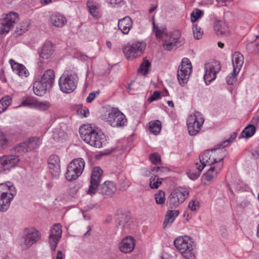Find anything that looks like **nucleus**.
I'll return each instance as SVG.
<instances>
[{"instance_id":"nucleus-63","label":"nucleus","mask_w":259,"mask_h":259,"mask_svg":"<svg viewBox=\"0 0 259 259\" xmlns=\"http://www.w3.org/2000/svg\"><path fill=\"white\" fill-rule=\"evenodd\" d=\"M0 79L4 82L6 81V79L4 76V70L3 69H2L0 71Z\"/></svg>"},{"instance_id":"nucleus-46","label":"nucleus","mask_w":259,"mask_h":259,"mask_svg":"<svg viewBox=\"0 0 259 259\" xmlns=\"http://www.w3.org/2000/svg\"><path fill=\"white\" fill-rule=\"evenodd\" d=\"M29 24L27 22H23L19 27L17 28L16 33L18 35H21L28 30Z\"/></svg>"},{"instance_id":"nucleus-16","label":"nucleus","mask_w":259,"mask_h":259,"mask_svg":"<svg viewBox=\"0 0 259 259\" xmlns=\"http://www.w3.org/2000/svg\"><path fill=\"white\" fill-rule=\"evenodd\" d=\"M20 161L18 155H6L0 157V169L9 170L16 166Z\"/></svg>"},{"instance_id":"nucleus-7","label":"nucleus","mask_w":259,"mask_h":259,"mask_svg":"<svg viewBox=\"0 0 259 259\" xmlns=\"http://www.w3.org/2000/svg\"><path fill=\"white\" fill-rule=\"evenodd\" d=\"M77 82L78 79L76 74H63L59 80V85L62 92L70 93L76 89Z\"/></svg>"},{"instance_id":"nucleus-40","label":"nucleus","mask_w":259,"mask_h":259,"mask_svg":"<svg viewBox=\"0 0 259 259\" xmlns=\"http://www.w3.org/2000/svg\"><path fill=\"white\" fill-rule=\"evenodd\" d=\"M255 132V127L252 124L246 126L241 133V136L243 138H249L252 137Z\"/></svg>"},{"instance_id":"nucleus-44","label":"nucleus","mask_w":259,"mask_h":259,"mask_svg":"<svg viewBox=\"0 0 259 259\" xmlns=\"http://www.w3.org/2000/svg\"><path fill=\"white\" fill-rule=\"evenodd\" d=\"M14 150L16 152L20 153H26L29 151L28 149H27V143L25 141L21 143L19 145L16 146Z\"/></svg>"},{"instance_id":"nucleus-51","label":"nucleus","mask_w":259,"mask_h":259,"mask_svg":"<svg viewBox=\"0 0 259 259\" xmlns=\"http://www.w3.org/2000/svg\"><path fill=\"white\" fill-rule=\"evenodd\" d=\"M188 207L191 210L196 211L199 208V203L197 200H192L189 202Z\"/></svg>"},{"instance_id":"nucleus-30","label":"nucleus","mask_w":259,"mask_h":259,"mask_svg":"<svg viewBox=\"0 0 259 259\" xmlns=\"http://www.w3.org/2000/svg\"><path fill=\"white\" fill-rule=\"evenodd\" d=\"M13 198V197L8 195H0V210L2 211H6L9 207L10 202Z\"/></svg>"},{"instance_id":"nucleus-39","label":"nucleus","mask_w":259,"mask_h":259,"mask_svg":"<svg viewBox=\"0 0 259 259\" xmlns=\"http://www.w3.org/2000/svg\"><path fill=\"white\" fill-rule=\"evenodd\" d=\"M150 65L151 64L150 62L146 59H144L143 62L138 69V73L142 75H146L148 72Z\"/></svg>"},{"instance_id":"nucleus-45","label":"nucleus","mask_w":259,"mask_h":259,"mask_svg":"<svg viewBox=\"0 0 259 259\" xmlns=\"http://www.w3.org/2000/svg\"><path fill=\"white\" fill-rule=\"evenodd\" d=\"M193 32L194 36L196 39H200L203 34V31L197 25H193Z\"/></svg>"},{"instance_id":"nucleus-2","label":"nucleus","mask_w":259,"mask_h":259,"mask_svg":"<svg viewBox=\"0 0 259 259\" xmlns=\"http://www.w3.org/2000/svg\"><path fill=\"white\" fill-rule=\"evenodd\" d=\"M153 31L158 39L163 41V47L165 50L170 51L176 48L179 44L181 34L179 31L168 33L166 28H159L153 22Z\"/></svg>"},{"instance_id":"nucleus-38","label":"nucleus","mask_w":259,"mask_h":259,"mask_svg":"<svg viewBox=\"0 0 259 259\" xmlns=\"http://www.w3.org/2000/svg\"><path fill=\"white\" fill-rule=\"evenodd\" d=\"M169 171L167 167L163 166L154 167L150 171L151 175L158 177L162 176L163 174H166Z\"/></svg>"},{"instance_id":"nucleus-15","label":"nucleus","mask_w":259,"mask_h":259,"mask_svg":"<svg viewBox=\"0 0 259 259\" xmlns=\"http://www.w3.org/2000/svg\"><path fill=\"white\" fill-rule=\"evenodd\" d=\"M62 226L60 224H56L51 229L49 237V244L52 250H55L59 241L62 236Z\"/></svg>"},{"instance_id":"nucleus-34","label":"nucleus","mask_w":259,"mask_h":259,"mask_svg":"<svg viewBox=\"0 0 259 259\" xmlns=\"http://www.w3.org/2000/svg\"><path fill=\"white\" fill-rule=\"evenodd\" d=\"M52 137L55 140L60 141L66 139L67 135L66 133L61 129V127H59L54 129Z\"/></svg>"},{"instance_id":"nucleus-13","label":"nucleus","mask_w":259,"mask_h":259,"mask_svg":"<svg viewBox=\"0 0 259 259\" xmlns=\"http://www.w3.org/2000/svg\"><path fill=\"white\" fill-rule=\"evenodd\" d=\"M102 174L103 171L100 167L97 166L93 168L91 176L90 185L87 191L88 194H94L97 192Z\"/></svg>"},{"instance_id":"nucleus-37","label":"nucleus","mask_w":259,"mask_h":259,"mask_svg":"<svg viewBox=\"0 0 259 259\" xmlns=\"http://www.w3.org/2000/svg\"><path fill=\"white\" fill-rule=\"evenodd\" d=\"M27 143V149L28 151H31L36 148L39 145V139L37 138L32 137L25 141Z\"/></svg>"},{"instance_id":"nucleus-12","label":"nucleus","mask_w":259,"mask_h":259,"mask_svg":"<svg viewBox=\"0 0 259 259\" xmlns=\"http://www.w3.org/2000/svg\"><path fill=\"white\" fill-rule=\"evenodd\" d=\"M18 20V14L13 12L7 14L4 18L0 19V34L9 32L14 24L16 23Z\"/></svg>"},{"instance_id":"nucleus-3","label":"nucleus","mask_w":259,"mask_h":259,"mask_svg":"<svg viewBox=\"0 0 259 259\" xmlns=\"http://www.w3.org/2000/svg\"><path fill=\"white\" fill-rule=\"evenodd\" d=\"M174 245L185 259H194L195 257V246L188 236H180L174 240Z\"/></svg>"},{"instance_id":"nucleus-27","label":"nucleus","mask_w":259,"mask_h":259,"mask_svg":"<svg viewBox=\"0 0 259 259\" xmlns=\"http://www.w3.org/2000/svg\"><path fill=\"white\" fill-rule=\"evenodd\" d=\"M54 48L53 44L48 41L42 47L41 51L39 52V56L44 59H48L53 54Z\"/></svg>"},{"instance_id":"nucleus-31","label":"nucleus","mask_w":259,"mask_h":259,"mask_svg":"<svg viewBox=\"0 0 259 259\" xmlns=\"http://www.w3.org/2000/svg\"><path fill=\"white\" fill-rule=\"evenodd\" d=\"M214 30L217 35L219 36H227L229 34V31L226 27L225 24L222 22L215 23L214 26Z\"/></svg>"},{"instance_id":"nucleus-1","label":"nucleus","mask_w":259,"mask_h":259,"mask_svg":"<svg viewBox=\"0 0 259 259\" xmlns=\"http://www.w3.org/2000/svg\"><path fill=\"white\" fill-rule=\"evenodd\" d=\"M81 139L91 146L100 148L106 145L107 139L102 132H98L92 127L84 125L79 128Z\"/></svg>"},{"instance_id":"nucleus-43","label":"nucleus","mask_w":259,"mask_h":259,"mask_svg":"<svg viewBox=\"0 0 259 259\" xmlns=\"http://www.w3.org/2000/svg\"><path fill=\"white\" fill-rule=\"evenodd\" d=\"M155 199L157 204H163L165 202V193L162 190H159L155 194Z\"/></svg>"},{"instance_id":"nucleus-50","label":"nucleus","mask_w":259,"mask_h":259,"mask_svg":"<svg viewBox=\"0 0 259 259\" xmlns=\"http://www.w3.org/2000/svg\"><path fill=\"white\" fill-rule=\"evenodd\" d=\"M150 160L154 164H157L160 162V156L157 153L151 154L149 157Z\"/></svg>"},{"instance_id":"nucleus-48","label":"nucleus","mask_w":259,"mask_h":259,"mask_svg":"<svg viewBox=\"0 0 259 259\" xmlns=\"http://www.w3.org/2000/svg\"><path fill=\"white\" fill-rule=\"evenodd\" d=\"M239 72H236L233 69V72L228 75L226 81L229 84H233L236 80V76Z\"/></svg>"},{"instance_id":"nucleus-22","label":"nucleus","mask_w":259,"mask_h":259,"mask_svg":"<svg viewBox=\"0 0 259 259\" xmlns=\"http://www.w3.org/2000/svg\"><path fill=\"white\" fill-rule=\"evenodd\" d=\"M9 62L13 71L19 76L26 77L29 75L28 71L23 64L16 62L13 59H10Z\"/></svg>"},{"instance_id":"nucleus-54","label":"nucleus","mask_w":259,"mask_h":259,"mask_svg":"<svg viewBox=\"0 0 259 259\" xmlns=\"http://www.w3.org/2000/svg\"><path fill=\"white\" fill-rule=\"evenodd\" d=\"M121 23H122V26L123 25L124 26H127L128 25H130V17L128 16H127L125 17L124 18L121 19H120L118 21V28L120 27Z\"/></svg>"},{"instance_id":"nucleus-62","label":"nucleus","mask_w":259,"mask_h":259,"mask_svg":"<svg viewBox=\"0 0 259 259\" xmlns=\"http://www.w3.org/2000/svg\"><path fill=\"white\" fill-rule=\"evenodd\" d=\"M252 122L257 126H259V114L252 118Z\"/></svg>"},{"instance_id":"nucleus-5","label":"nucleus","mask_w":259,"mask_h":259,"mask_svg":"<svg viewBox=\"0 0 259 259\" xmlns=\"http://www.w3.org/2000/svg\"><path fill=\"white\" fill-rule=\"evenodd\" d=\"M204 122V118L200 113L195 112L190 115L187 119V125L189 135L195 136L199 133Z\"/></svg>"},{"instance_id":"nucleus-52","label":"nucleus","mask_w":259,"mask_h":259,"mask_svg":"<svg viewBox=\"0 0 259 259\" xmlns=\"http://www.w3.org/2000/svg\"><path fill=\"white\" fill-rule=\"evenodd\" d=\"M34 107H37L41 110H46L50 107V104L47 102H40L36 101Z\"/></svg>"},{"instance_id":"nucleus-59","label":"nucleus","mask_w":259,"mask_h":259,"mask_svg":"<svg viewBox=\"0 0 259 259\" xmlns=\"http://www.w3.org/2000/svg\"><path fill=\"white\" fill-rule=\"evenodd\" d=\"M94 207V205L92 204H90L85 206L82 209H81V211L82 213H86L88 211H90Z\"/></svg>"},{"instance_id":"nucleus-4","label":"nucleus","mask_w":259,"mask_h":259,"mask_svg":"<svg viewBox=\"0 0 259 259\" xmlns=\"http://www.w3.org/2000/svg\"><path fill=\"white\" fill-rule=\"evenodd\" d=\"M85 162L82 158L73 159L70 162L65 173V177L69 181L76 180L82 173L84 168Z\"/></svg>"},{"instance_id":"nucleus-41","label":"nucleus","mask_w":259,"mask_h":259,"mask_svg":"<svg viewBox=\"0 0 259 259\" xmlns=\"http://www.w3.org/2000/svg\"><path fill=\"white\" fill-rule=\"evenodd\" d=\"M204 15V12L199 9H195L191 13V21L192 23L195 22L199 19L201 18Z\"/></svg>"},{"instance_id":"nucleus-21","label":"nucleus","mask_w":259,"mask_h":259,"mask_svg":"<svg viewBox=\"0 0 259 259\" xmlns=\"http://www.w3.org/2000/svg\"><path fill=\"white\" fill-rule=\"evenodd\" d=\"M115 184L111 181H105L100 187V193L103 195L111 196L116 191Z\"/></svg>"},{"instance_id":"nucleus-25","label":"nucleus","mask_w":259,"mask_h":259,"mask_svg":"<svg viewBox=\"0 0 259 259\" xmlns=\"http://www.w3.org/2000/svg\"><path fill=\"white\" fill-rule=\"evenodd\" d=\"M232 62L235 72H239L244 63L243 56L239 52H235L232 57Z\"/></svg>"},{"instance_id":"nucleus-26","label":"nucleus","mask_w":259,"mask_h":259,"mask_svg":"<svg viewBox=\"0 0 259 259\" xmlns=\"http://www.w3.org/2000/svg\"><path fill=\"white\" fill-rule=\"evenodd\" d=\"M16 194L15 188L11 183L0 184V195H6L13 198Z\"/></svg>"},{"instance_id":"nucleus-57","label":"nucleus","mask_w":259,"mask_h":259,"mask_svg":"<svg viewBox=\"0 0 259 259\" xmlns=\"http://www.w3.org/2000/svg\"><path fill=\"white\" fill-rule=\"evenodd\" d=\"M7 140L4 134L0 131V146H4L7 143Z\"/></svg>"},{"instance_id":"nucleus-47","label":"nucleus","mask_w":259,"mask_h":259,"mask_svg":"<svg viewBox=\"0 0 259 259\" xmlns=\"http://www.w3.org/2000/svg\"><path fill=\"white\" fill-rule=\"evenodd\" d=\"M35 102L31 98L29 97H24L22 99V105L23 106L29 107H34Z\"/></svg>"},{"instance_id":"nucleus-20","label":"nucleus","mask_w":259,"mask_h":259,"mask_svg":"<svg viewBox=\"0 0 259 259\" xmlns=\"http://www.w3.org/2000/svg\"><path fill=\"white\" fill-rule=\"evenodd\" d=\"M146 44L143 41H136L131 46V58H137L143 54L146 48Z\"/></svg>"},{"instance_id":"nucleus-28","label":"nucleus","mask_w":259,"mask_h":259,"mask_svg":"<svg viewBox=\"0 0 259 259\" xmlns=\"http://www.w3.org/2000/svg\"><path fill=\"white\" fill-rule=\"evenodd\" d=\"M179 215V211L178 210H168L163 222V228L165 229L169 227Z\"/></svg>"},{"instance_id":"nucleus-55","label":"nucleus","mask_w":259,"mask_h":259,"mask_svg":"<svg viewBox=\"0 0 259 259\" xmlns=\"http://www.w3.org/2000/svg\"><path fill=\"white\" fill-rule=\"evenodd\" d=\"M160 98V93L158 91H154L153 94L149 98L148 101L152 102L154 101L157 100Z\"/></svg>"},{"instance_id":"nucleus-19","label":"nucleus","mask_w":259,"mask_h":259,"mask_svg":"<svg viewBox=\"0 0 259 259\" xmlns=\"http://www.w3.org/2000/svg\"><path fill=\"white\" fill-rule=\"evenodd\" d=\"M223 166V162H220L218 163V164L211 165L207 171L203 175V179L207 182L212 181L218 176Z\"/></svg>"},{"instance_id":"nucleus-14","label":"nucleus","mask_w":259,"mask_h":259,"mask_svg":"<svg viewBox=\"0 0 259 259\" xmlns=\"http://www.w3.org/2000/svg\"><path fill=\"white\" fill-rule=\"evenodd\" d=\"M25 235L22 239L25 248H29L33 244L37 242L41 238V234L34 228L26 229Z\"/></svg>"},{"instance_id":"nucleus-8","label":"nucleus","mask_w":259,"mask_h":259,"mask_svg":"<svg viewBox=\"0 0 259 259\" xmlns=\"http://www.w3.org/2000/svg\"><path fill=\"white\" fill-rule=\"evenodd\" d=\"M222 150H219L217 154H222L220 157L216 158L215 156L213 157V152L210 150H207L201 153L199 156V162L198 165H204V168L207 165H213L218 164L220 162H223L224 153Z\"/></svg>"},{"instance_id":"nucleus-33","label":"nucleus","mask_w":259,"mask_h":259,"mask_svg":"<svg viewBox=\"0 0 259 259\" xmlns=\"http://www.w3.org/2000/svg\"><path fill=\"white\" fill-rule=\"evenodd\" d=\"M194 167L197 171H193L191 170L187 173L188 177L192 180L197 179L200 176L202 170L204 169V165L199 166L198 162L195 163Z\"/></svg>"},{"instance_id":"nucleus-9","label":"nucleus","mask_w":259,"mask_h":259,"mask_svg":"<svg viewBox=\"0 0 259 259\" xmlns=\"http://www.w3.org/2000/svg\"><path fill=\"white\" fill-rule=\"evenodd\" d=\"M189 191L183 187H178L170 194L168 198L169 204L171 207H177L188 197Z\"/></svg>"},{"instance_id":"nucleus-18","label":"nucleus","mask_w":259,"mask_h":259,"mask_svg":"<svg viewBox=\"0 0 259 259\" xmlns=\"http://www.w3.org/2000/svg\"><path fill=\"white\" fill-rule=\"evenodd\" d=\"M129 220V212L121 211L116 219V227L123 231L128 230L130 228Z\"/></svg>"},{"instance_id":"nucleus-53","label":"nucleus","mask_w":259,"mask_h":259,"mask_svg":"<svg viewBox=\"0 0 259 259\" xmlns=\"http://www.w3.org/2000/svg\"><path fill=\"white\" fill-rule=\"evenodd\" d=\"M219 150H222V151H223L224 153V155L223 156V159H224L227 154L226 150L224 148H215V149H210L211 151H212L213 152V157H214V156H215L216 158H218L220 157L222 155V154H217V151H219Z\"/></svg>"},{"instance_id":"nucleus-24","label":"nucleus","mask_w":259,"mask_h":259,"mask_svg":"<svg viewBox=\"0 0 259 259\" xmlns=\"http://www.w3.org/2000/svg\"><path fill=\"white\" fill-rule=\"evenodd\" d=\"M51 88L41 80L35 81L33 83V90L34 94L38 96H43Z\"/></svg>"},{"instance_id":"nucleus-64","label":"nucleus","mask_w":259,"mask_h":259,"mask_svg":"<svg viewBox=\"0 0 259 259\" xmlns=\"http://www.w3.org/2000/svg\"><path fill=\"white\" fill-rule=\"evenodd\" d=\"M254 45L256 46V49L254 51H259V42H256L255 44H254L253 42H251L250 44L248 45V47L251 48Z\"/></svg>"},{"instance_id":"nucleus-35","label":"nucleus","mask_w":259,"mask_h":259,"mask_svg":"<svg viewBox=\"0 0 259 259\" xmlns=\"http://www.w3.org/2000/svg\"><path fill=\"white\" fill-rule=\"evenodd\" d=\"M119 249L123 253L130 252V236L123 238L119 243Z\"/></svg>"},{"instance_id":"nucleus-11","label":"nucleus","mask_w":259,"mask_h":259,"mask_svg":"<svg viewBox=\"0 0 259 259\" xmlns=\"http://www.w3.org/2000/svg\"><path fill=\"white\" fill-rule=\"evenodd\" d=\"M221 67L217 62H209L205 64V74L203 78L207 84L216 78L217 74L221 70Z\"/></svg>"},{"instance_id":"nucleus-49","label":"nucleus","mask_w":259,"mask_h":259,"mask_svg":"<svg viewBox=\"0 0 259 259\" xmlns=\"http://www.w3.org/2000/svg\"><path fill=\"white\" fill-rule=\"evenodd\" d=\"M87 6L89 8V10L91 15H93L94 17H97V7L89 2H88L87 3Z\"/></svg>"},{"instance_id":"nucleus-60","label":"nucleus","mask_w":259,"mask_h":259,"mask_svg":"<svg viewBox=\"0 0 259 259\" xmlns=\"http://www.w3.org/2000/svg\"><path fill=\"white\" fill-rule=\"evenodd\" d=\"M96 95L95 92L91 93L87 98V101L89 103H91L96 98Z\"/></svg>"},{"instance_id":"nucleus-42","label":"nucleus","mask_w":259,"mask_h":259,"mask_svg":"<svg viewBox=\"0 0 259 259\" xmlns=\"http://www.w3.org/2000/svg\"><path fill=\"white\" fill-rule=\"evenodd\" d=\"M151 176L150 179V187L152 189H157L161 185L162 183V179H159L157 177Z\"/></svg>"},{"instance_id":"nucleus-36","label":"nucleus","mask_w":259,"mask_h":259,"mask_svg":"<svg viewBox=\"0 0 259 259\" xmlns=\"http://www.w3.org/2000/svg\"><path fill=\"white\" fill-rule=\"evenodd\" d=\"M11 102L12 98L9 96H6L0 100V113L7 109Z\"/></svg>"},{"instance_id":"nucleus-17","label":"nucleus","mask_w":259,"mask_h":259,"mask_svg":"<svg viewBox=\"0 0 259 259\" xmlns=\"http://www.w3.org/2000/svg\"><path fill=\"white\" fill-rule=\"evenodd\" d=\"M50 172L52 177L58 178L60 174V161L58 156L52 155L48 160Z\"/></svg>"},{"instance_id":"nucleus-10","label":"nucleus","mask_w":259,"mask_h":259,"mask_svg":"<svg viewBox=\"0 0 259 259\" xmlns=\"http://www.w3.org/2000/svg\"><path fill=\"white\" fill-rule=\"evenodd\" d=\"M107 121L112 127L123 126L127 120L125 115L118 109L112 108L109 111Z\"/></svg>"},{"instance_id":"nucleus-32","label":"nucleus","mask_w":259,"mask_h":259,"mask_svg":"<svg viewBox=\"0 0 259 259\" xmlns=\"http://www.w3.org/2000/svg\"><path fill=\"white\" fill-rule=\"evenodd\" d=\"M149 130L151 133L157 135L161 130V122L159 120L151 121L149 123Z\"/></svg>"},{"instance_id":"nucleus-61","label":"nucleus","mask_w":259,"mask_h":259,"mask_svg":"<svg viewBox=\"0 0 259 259\" xmlns=\"http://www.w3.org/2000/svg\"><path fill=\"white\" fill-rule=\"evenodd\" d=\"M252 155L254 158H259V147L256 148L254 149V150L252 153Z\"/></svg>"},{"instance_id":"nucleus-58","label":"nucleus","mask_w":259,"mask_h":259,"mask_svg":"<svg viewBox=\"0 0 259 259\" xmlns=\"http://www.w3.org/2000/svg\"><path fill=\"white\" fill-rule=\"evenodd\" d=\"M118 29L122 32V33L127 34L130 31V25L127 26H124L123 25L122 26V23H121L120 27L118 28Z\"/></svg>"},{"instance_id":"nucleus-29","label":"nucleus","mask_w":259,"mask_h":259,"mask_svg":"<svg viewBox=\"0 0 259 259\" xmlns=\"http://www.w3.org/2000/svg\"><path fill=\"white\" fill-rule=\"evenodd\" d=\"M55 73L53 70L49 69L45 71L40 80L45 82L51 88L52 87L55 79Z\"/></svg>"},{"instance_id":"nucleus-56","label":"nucleus","mask_w":259,"mask_h":259,"mask_svg":"<svg viewBox=\"0 0 259 259\" xmlns=\"http://www.w3.org/2000/svg\"><path fill=\"white\" fill-rule=\"evenodd\" d=\"M122 51L126 58L127 59L130 58V46L128 43L123 47Z\"/></svg>"},{"instance_id":"nucleus-23","label":"nucleus","mask_w":259,"mask_h":259,"mask_svg":"<svg viewBox=\"0 0 259 259\" xmlns=\"http://www.w3.org/2000/svg\"><path fill=\"white\" fill-rule=\"evenodd\" d=\"M50 22L56 27H62L67 22L66 18L59 13H54L50 16Z\"/></svg>"},{"instance_id":"nucleus-6","label":"nucleus","mask_w":259,"mask_h":259,"mask_svg":"<svg viewBox=\"0 0 259 259\" xmlns=\"http://www.w3.org/2000/svg\"><path fill=\"white\" fill-rule=\"evenodd\" d=\"M192 71V65L190 60L184 58L177 71V78L180 85L184 87L188 81Z\"/></svg>"}]
</instances>
